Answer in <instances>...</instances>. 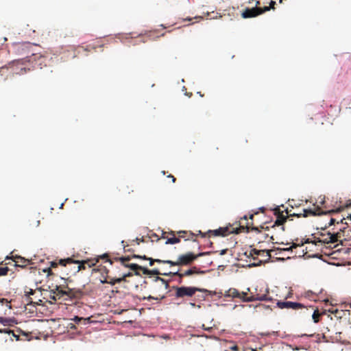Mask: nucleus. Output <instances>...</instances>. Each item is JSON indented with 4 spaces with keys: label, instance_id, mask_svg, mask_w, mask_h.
I'll return each instance as SVG.
<instances>
[{
    "label": "nucleus",
    "instance_id": "4",
    "mask_svg": "<svg viewBox=\"0 0 351 351\" xmlns=\"http://www.w3.org/2000/svg\"><path fill=\"white\" fill-rule=\"evenodd\" d=\"M55 291L50 298L55 301L62 300L66 301L71 299H79L82 295V291L79 289H71L70 287H55Z\"/></svg>",
    "mask_w": 351,
    "mask_h": 351
},
{
    "label": "nucleus",
    "instance_id": "33",
    "mask_svg": "<svg viewBox=\"0 0 351 351\" xmlns=\"http://www.w3.org/2000/svg\"><path fill=\"white\" fill-rule=\"evenodd\" d=\"M168 177L170 178V179H172L173 183H174L176 182V179L173 175L170 174L168 176Z\"/></svg>",
    "mask_w": 351,
    "mask_h": 351
},
{
    "label": "nucleus",
    "instance_id": "34",
    "mask_svg": "<svg viewBox=\"0 0 351 351\" xmlns=\"http://www.w3.org/2000/svg\"><path fill=\"white\" fill-rule=\"evenodd\" d=\"M328 311L332 314H336L338 312V310L329 309Z\"/></svg>",
    "mask_w": 351,
    "mask_h": 351
},
{
    "label": "nucleus",
    "instance_id": "29",
    "mask_svg": "<svg viewBox=\"0 0 351 351\" xmlns=\"http://www.w3.org/2000/svg\"><path fill=\"white\" fill-rule=\"evenodd\" d=\"M275 5H276V1H271L269 3V6H265L264 8H269V10L270 9H274Z\"/></svg>",
    "mask_w": 351,
    "mask_h": 351
},
{
    "label": "nucleus",
    "instance_id": "11",
    "mask_svg": "<svg viewBox=\"0 0 351 351\" xmlns=\"http://www.w3.org/2000/svg\"><path fill=\"white\" fill-rule=\"evenodd\" d=\"M196 291H202V289H199L196 287H180L178 288L176 291V295L178 297H183L185 295L191 296L193 295ZM204 291H207V290H203Z\"/></svg>",
    "mask_w": 351,
    "mask_h": 351
},
{
    "label": "nucleus",
    "instance_id": "49",
    "mask_svg": "<svg viewBox=\"0 0 351 351\" xmlns=\"http://www.w3.org/2000/svg\"><path fill=\"white\" fill-rule=\"evenodd\" d=\"M337 246H338V245H334V247L335 248V247H337Z\"/></svg>",
    "mask_w": 351,
    "mask_h": 351
},
{
    "label": "nucleus",
    "instance_id": "26",
    "mask_svg": "<svg viewBox=\"0 0 351 351\" xmlns=\"http://www.w3.org/2000/svg\"><path fill=\"white\" fill-rule=\"evenodd\" d=\"M177 234L178 235V237H180V239L181 238L185 239L188 234V232L186 231H179L177 232Z\"/></svg>",
    "mask_w": 351,
    "mask_h": 351
},
{
    "label": "nucleus",
    "instance_id": "38",
    "mask_svg": "<svg viewBox=\"0 0 351 351\" xmlns=\"http://www.w3.org/2000/svg\"><path fill=\"white\" fill-rule=\"evenodd\" d=\"M261 228L265 229V230H269V226H266V227L261 226Z\"/></svg>",
    "mask_w": 351,
    "mask_h": 351
},
{
    "label": "nucleus",
    "instance_id": "50",
    "mask_svg": "<svg viewBox=\"0 0 351 351\" xmlns=\"http://www.w3.org/2000/svg\"><path fill=\"white\" fill-rule=\"evenodd\" d=\"M251 351H257L256 350L252 349Z\"/></svg>",
    "mask_w": 351,
    "mask_h": 351
},
{
    "label": "nucleus",
    "instance_id": "31",
    "mask_svg": "<svg viewBox=\"0 0 351 351\" xmlns=\"http://www.w3.org/2000/svg\"><path fill=\"white\" fill-rule=\"evenodd\" d=\"M83 318L82 317H80L78 316H75L74 318H73V320L76 322V323H79L81 320H82Z\"/></svg>",
    "mask_w": 351,
    "mask_h": 351
},
{
    "label": "nucleus",
    "instance_id": "35",
    "mask_svg": "<svg viewBox=\"0 0 351 351\" xmlns=\"http://www.w3.org/2000/svg\"><path fill=\"white\" fill-rule=\"evenodd\" d=\"M26 45H27V43H19V44L18 45L19 47H25V46H26Z\"/></svg>",
    "mask_w": 351,
    "mask_h": 351
},
{
    "label": "nucleus",
    "instance_id": "21",
    "mask_svg": "<svg viewBox=\"0 0 351 351\" xmlns=\"http://www.w3.org/2000/svg\"><path fill=\"white\" fill-rule=\"evenodd\" d=\"M170 234H172L173 237L167 239V240L165 242L166 244H175L180 242V237H176L174 232H171Z\"/></svg>",
    "mask_w": 351,
    "mask_h": 351
},
{
    "label": "nucleus",
    "instance_id": "22",
    "mask_svg": "<svg viewBox=\"0 0 351 351\" xmlns=\"http://www.w3.org/2000/svg\"><path fill=\"white\" fill-rule=\"evenodd\" d=\"M36 293V290H33L29 289V291L25 290V295L27 297V300L29 303L34 302L32 299L29 297L30 295H34Z\"/></svg>",
    "mask_w": 351,
    "mask_h": 351
},
{
    "label": "nucleus",
    "instance_id": "47",
    "mask_svg": "<svg viewBox=\"0 0 351 351\" xmlns=\"http://www.w3.org/2000/svg\"><path fill=\"white\" fill-rule=\"evenodd\" d=\"M348 218L351 220V214L349 215Z\"/></svg>",
    "mask_w": 351,
    "mask_h": 351
},
{
    "label": "nucleus",
    "instance_id": "40",
    "mask_svg": "<svg viewBox=\"0 0 351 351\" xmlns=\"http://www.w3.org/2000/svg\"><path fill=\"white\" fill-rule=\"evenodd\" d=\"M149 299H155V300H158V298H154V297H152V296H149L148 297Z\"/></svg>",
    "mask_w": 351,
    "mask_h": 351
},
{
    "label": "nucleus",
    "instance_id": "5",
    "mask_svg": "<svg viewBox=\"0 0 351 351\" xmlns=\"http://www.w3.org/2000/svg\"><path fill=\"white\" fill-rule=\"evenodd\" d=\"M246 292H243V299L247 301L270 300L267 287H247Z\"/></svg>",
    "mask_w": 351,
    "mask_h": 351
},
{
    "label": "nucleus",
    "instance_id": "19",
    "mask_svg": "<svg viewBox=\"0 0 351 351\" xmlns=\"http://www.w3.org/2000/svg\"><path fill=\"white\" fill-rule=\"evenodd\" d=\"M305 243L304 242L302 243L301 244H297L295 243H293L292 245L289 247L287 248H277L276 250H273L274 251H279V254H280L283 251H292L293 249L297 248L298 246H302L303 244ZM276 254H278V253H276Z\"/></svg>",
    "mask_w": 351,
    "mask_h": 351
},
{
    "label": "nucleus",
    "instance_id": "51",
    "mask_svg": "<svg viewBox=\"0 0 351 351\" xmlns=\"http://www.w3.org/2000/svg\"><path fill=\"white\" fill-rule=\"evenodd\" d=\"M280 1V3H282V0H279Z\"/></svg>",
    "mask_w": 351,
    "mask_h": 351
},
{
    "label": "nucleus",
    "instance_id": "27",
    "mask_svg": "<svg viewBox=\"0 0 351 351\" xmlns=\"http://www.w3.org/2000/svg\"><path fill=\"white\" fill-rule=\"evenodd\" d=\"M0 332H1V333H2V332H3V333H8V334H10V333H12L13 336L16 337V339H19V337H16V336L14 335V332H13L12 330H8V329H7V328L0 329Z\"/></svg>",
    "mask_w": 351,
    "mask_h": 351
},
{
    "label": "nucleus",
    "instance_id": "3",
    "mask_svg": "<svg viewBox=\"0 0 351 351\" xmlns=\"http://www.w3.org/2000/svg\"><path fill=\"white\" fill-rule=\"evenodd\" d=\"M131 258H133L132 256H125V257H121L119 258V260L121 261V262L123 266H125V267L130 268V270L132 272H134L135 275H140V273L142 272L145 275L149 276V278H152V276L154 277L155 281L160 280L162 283H165L166 285H168L167 283L165 282L164 279L158 276L159 274H160L159 269H154L149 270L146 267L140 266L135 263H130V264L126 263L127 262L130 261Z\"/></svg>",
    "mask_w": 351,
    "mask_h": 351
},
{
    "label": "nucleus",
    "instance_id": "39",
    "mask_svg": "<svg viewBox=\"0 0 351 351\" xmlns=\"http://www.w3.org/2000/svg\"><path fill=\"white\" fill-rule=\"evenodd\" d=\"M253 218H254V215H253V214H251V215H250V217H249V219H251V220H252V219H253Z\"/></svg>",
    "mask_w": 351,
    "mask_h": 351
},
{
    "label": "nucleus",
    "instance_id": "30",
    "mask_svg": "<svg viewBox=\"0 0 351 351\" xmlns=\"http://www.w3.org/2000/svg\"><path fill=\"white\" fill-rule=\"evenodd\" d=\"M230 350H232V351H239V348L238 346L234 345L233 346H231L230 348Z\"/></svg>",
    "mask_w": 351,
    "mask_h": 351
},
{
    "label": "nucleus",
    "instance_id": "17",
    "mask_svg": "<svg viewBox=\"0 0 351 351\" xmlns=\"http://www.w3.org/2000/svg\"><path fill=\"white\" fill-rule=\"evenodd\" d=\"M132 257L133 258H140V259H143V260H147L149 261V265L150 266H152L154 265V263H165L164 261H162V260H160V259H154V258H149V257H147L145 255H143V256H141V255H137V254H134L132 255Z\"/></svg>",
    "mask_w": 351,
    "mask_h": 351
},
{
    "label": "nucleus",
    "instance_id": "44",
    "mask_svg": "<svg viewBox=\"0 0 351 351\" xmlns=\"http://www.w3.org/2000/svg\"><path fill=\"white\" fill-rule=\"evenodd\" d=\"M260 209H261V211H262V212H264V210H265V208H261Z\"/></svg>",
    "mask_w": 351,
    "mask_h": 351
},
{
    "label": "nucleus",
    "instance_id": "8",
    "mask_svg": "<svg viewBox=\"0 0 351 351\" xmlns=\"http://www.w3.org/2000/svg\"><path fill=\"white\" fill-rule=\"evenodd\" d=\"M342 208H339L337 210H330L327 211H322L320 207L317 206L314 210L313 209H304L302 213H293L290 214L289 216H297L298 217H306L308 216H316L320 215L332 214L333 213H337L342 210Z\"/></svg>",
    "mask_w": 351,
    "mask_h": 351
},
{
    "label": "nucleus",
    "instance_id": "23",
    "mask_svg": "<svg viewBox=\"0 0 351 351\" xmlns=\"http://www.w3.org/2000/svg\"><path fill=\"white\" fill-rule=\"evenodd\" d=\"M320 316H321V314L319 313V311L317 309L315 310L313 313V315H312L313 322L315 323H318L319 321Z\"/></svg>",
    "mask_w": 351,
    "mask_h": 351
},
{
    "label": "nucleus",
    "instance_id": "46",
    "mask_svg": "<svg viewBox=\"0 0 351 351\" xmlns=\"http://www.w3.org/2000/svg\"><path fill=\"white\" fill-rule=\"evenodd\" d=\"M225 253H226V250H223V251L221 252V254H225Z\"/></svg>",
    "mask_w": 351,
    "mask_h": 351
},
{
    "label": "nucleus",
    "instance_id": "25",
    "mask_svg": "<svg viewBox=\"0 0 351 351\" xmlns=\"http://www.w3.org/2000/svg\"><path fill=\"white\" fill-rule=\"evenodd\" d=\"M10 271V269L5 266V267H0V276H4L8 275V271Z\"/></svg>",
    "mask_w": 351,
    "mask_h": 351
},
{
    "label": "nucleus",
    "instance_id": "7",
    "mask_svg": "<svg viewBox=\"0 0 351 351\" xmlns=\"http://www.w3.org/2000/svg\"><path fill=\"white\" fill-rule=\"evenodd\" d=\"M208 254V252H202L198 254L197 255H194L191 252H189L186 254H182L178 257V259L177 261H164L165 263L169 264L171 266L174 265H186L190 264L191 262H193L194 260H195L197 257L204 256L205 254Z\"/></svg>",
    "mask_w": 351,
    "mask_h": 351
},
{
    "label": "nucleus",
    "instance_id": "10",
    "mask_svg": "<svg viewBox=\"0 0 351 351\" xmlns=\"http://www.w3.org/2000/svg\"><path fill=\"white\" fill-rule=\"evenodd\" d=\"M267 11H269V8H267L255 7L252 8H247L243 12L242 16L244 19L255 17L260 14H262L263 13Z\"/></svg>",
    "mask_w": 351,
    "mask_h": 351
},
{
    "label": "nucleus",
    "instance_id": "37",
    "mask_svg": "<svg viewBox=\"0 0 351 351\" xmlns=\"http://www.w3.org/2000/svg\"><path fill=\"white\" fill-rule=\"evenodd\" d=\"M136 241H137V244H139V243H140V241L143 242V241H144V240H143V239H136Z\"/></svg>",
    "mask_w": 351,
    "mask_h": 351
},
{
    "label": "nucleus",
    "instance_id": "15",
    "mask_svg": "<svg viewBox=\"0 0 351 351\" xmlns=\"http://www.w3.org/2000/svg\"><path fill=\"white\" fill-rule=\"evenodd\" d=\"M130 275L131 274L128 273V274H124L122 277L117 278H110V276H107L106 277H104V279H100V282L101 283L111 284L113 285L115 282H120L123 278H125L127 276H130Z\"/></svg>",
    "mask_w": 351,
    "mask_h": 351
},
{
    "label": "nucleus",
    "instance_id": "42",
    "mask_svg": "<svg viewBox=\"0 0 351 351\" xmlns=\"http://www.w3.org/2000/svg\"><path fill=\"white\" fill-rule=\"evenodd\" d=\"M270 240H271V241H272L274 240V236H271V237H270Z\"/></svg>",
    "mask_w": 351,
    "mask_h": 351
},
{
    "label": "nucleus",
    "instance_id": "32",
    "mask_svg": "<svg viewBox=\"0 0 351 351\" xmlns=\"http://www.w3.org/2000/svg\"><path fill=\"white\" fill-rule=\"evenodd\" d=\"M335 223H336V219L334 218H330V222L328 223V226H330L335 224Z\"/></svg>",
    "mask_w": 351,
    "mask_h": 351
},
{
    "label": "nucleus",
    "instance_id": "45",
    "mask_svg": "<svg viewBox=\"0 0 351 351\" xmlns=\"http://www.w3.org/2000/svg\"><path fill=\"white\" fill-rule=\"evenodd\" d=\"M344 219H341L340 220V222H341V223H343V220H344Z\"/></svg>",
    "mask_w": 351,
    "mask_h": 351
},
{
    "label": "nucleus",
    "instance_id": "16",
    "mask_svg": "<svg viewBox=\"0 0 351 351\" xmlns=\"http://www.w3.org/2000/svg\"><path fill=\"white\" fill-rule=\"evenodd\" d=\"M322 289L319 291V293H315L313 291H308L307 297L313 300H322L326 304L329 302V300L328 298H323L322 296Z\"/></svg>",
    "mask_w": 351,
    "mask_h": 351
},
{
    "label": "nucleus",
    "instance_id": "2",
    "mask_svg": "<svg viewBox=\"0 0 351 351\" xmlns=\"http://www.w3.org/2000/svg\"><path fill=\"white\" fill-rule=\"evenodd\" d=\"M247 220V217L246 215H245L243 218L241 219V221L239 223V228H233L232 226H226V227H222L219 228L217 230H208L207 234H210L215 237H226L229 235L231 233H236L238 234L239 232H241L246 230L247 232L249 231V229L251 228V226H252V223H250L247 222L245 225L243 224L242 221ZM199 234L202 236V237H205L206 235V233H203L200 230L199 231Z\"/></svg>",
    "mask_w": 351,
    "mask_h": 351
},
{
    "label": "nucleus",
    "instance_id": "6",
    "mask_svg": "<svg viewBox=\"0 0 351 351\" xmlns=\"http://www.w3.org/2000/svg\"><path fill=\"white\" fill-rule=\"evenodd\" d=\"M340 232H337L334 233L327 232H319L317 234L318 237L314 236L313 241H311L310 239H307L305 240V243H313L317 245L318 243H323L326 244H333L339 241L341 242V231H343L341 228L339 229Z\"/></svg>",
    "mask_w": 351,
    "mask_h": 351
},
{
    "label": "nucleus",
    "instance_id": "28",
    "mask_svg": "<svg viewBox=\"0 0 351 351\" xmlns=\"http://www.w3.org/2000/svg\"><path fill=\"white\" fill-rule=\"evenodd\" d=\"M0 302H1V303H3H3H5L6 306H8V308H10V309L12 308V307H11V305H10V301H8L7 299H5V298H1H1H0Z\"/></svg>",
    "mask_w": 351,
    "mask_h": 351
},
{
    "label": "nucleus",
    "instance_id": "18",
    "mask_svg": "<svg viewBox=\"0 0 351 351\" xmlns=\"http://www.w3.org/2000/svg\"><path fill=\"white\" fill-rule=\"evenodd\" d=\"M195 273V271L192 269H188L187 271H186L184 274H180L178 273V271H175V272H165V273H160V275H163V276H168V275H171V274H173V275H178L180 276V277L183 276H189L191 274H193Z\"/></svg>",
    "mask_w": 351,
    "mask_h": 351
},
{
    "label": "nucleus",
    "instance_id": "20",
    "mask_svg": "<svg viewBox=\"0 0 351 351\" xmlns=\"http://www.w3.org/2000/svg\"><path fill=\"white\" fill-rule=\"evenodd\" d=\"M274 250H258L256 249H253L251 250L250 252V255L253 256V255H260L261 254H264V253H266V256H267V258H269L271 257V254L270 253L271 252H273Z\"/></svg>",
    "mask_w": 351,
    "mask_h": 351
},
{
    "label": "nucleus",
    "instance_id": "14",
    "mask_svg": "<svg viewBox=\"0 0 351 351\" xmlns=\"http://www.w3.org/2000/svg\"><path fill=\"white\" fill-rule=\"evenodd\" d=\"M12 259L15 263L16 267H25L27 265L30 264V261L29 259H26L21 256H12L11 257L7 256L6 259Z\"/></svg>",
    "mask_w": 351,
    "mask_h": 351
},
{
    "label": "nucleus",
    "instance_id": "9",
    "mask_svg": "<svg viewBox=\"0 0 351 351\" xmlns=\"http://www.w3.org/2000/svg\"><path fill=\"white\" fill-rule=\"evenodd\" d=\"M285 212L286 213L287 215H284V210H281L279 207H276L274 210V215L276 216V220L274 223V224L271 226V228H274L276 226H282L281 230L282 231L285 230V227L283 226V224L287 221L289 216V211L288 209H285Z\"/></svg>",
    "mask_w": 351,
    "mask_h": 351
},
{
    "label": "nucleus",
    "instance_id": "36",
    "mask_svg": "<svg viewBox=\"0 0 351 351\" xmlns=\"http://www.w3.org/2000/svg\"><path fill=\"white\" fill-rule=\"evenodd\" d=\"M69 328L71 329H75V325L73 324H69Z\"/></svg>",
    "mask_w": 351,
    "mask_h": 351
},
{
    "label": "nucleus",
    "instance_id": "1",
    "mask_svg": "<svg viewBox=\"0 0 351 351\" xmlns=\"http://www.w3.org/2000/svg\"><path fill=\"white\" fill-rule=\"evenodd\" d=\"M86 265L90 267L91 265L88 261H74L72 258L60 259L58 261L50 262V267L44 269L43 271L47 274L49 280L60 283L58 279H60L65 284L73 282L71 279L70 273L75 274L82 269H86Z\"/></svg>",
    "mask_w": 351,
    "mask_h": 351
},
{
    "label": "nucleus",
    "instance_id": "48",
    "mask_svg": "<svg viewBox=\"0 0 351 351\" xmlns=\"http://www.w3.org/2000/svg\"><path fill=\"white\" fill-rule=\"evenodd\" d=\"M189 234L190 235H192V236L193 235V233H191V232H189Z\"/></svg>",
    "mask_w": 351,
    "mask_h": 351
},
{
    "label": "nucleus",
    "instance_id": "43",
    "mask_svg": "<svg viewBox=\"0 0 351 351\" xmlns=\"http://www.w3.org/2000/svg\"><path fill=\"white\" fill-rule=\"evenodd\" d=\"M37 289H38V292H40V291H41V290H42V288H41V287H39V288H38Z\"/></svg>",
    "mask_w": 351,
    "mask_h": 351
},
{
    "label": "nucleus",
    "instance_id": "24",
    "mask_svg": "<svg viewBox=\"0 0 351 351\" xmlns=\"http://www.w3.org/2000/svg\"><path fill=\"white\" fill-rule=\"evenodd\" d=\"M14 321L11 319L4 318L0 317V323H2L4 326L11 325V323H13Z\"/></svg>",
    "mask_w": 351,
    "mask_h": 351
},
{
    "label": "nucleus",
    "instance_id": "41",
    "mask_svg": "<svg viewBox=\"0 0 351 351\" xmlns=\"http://www.w3.org/2000/svg\"><path fill=\"white\" fill-rule=\"evenodd\" d=\"M251 228H252V230H258V228H256V227H252Z\"/></svg>",
    "mask_w": 351,
    "mask_h": 351
},
{
    "label": "nucleus",
    "instance_id": "13",
    "mask_svg": "<svg viewBox=\"0 0 351 351\" xmlns=\"http://www.w3.org/2000/svg\"><path fill=\"white\" fill-rule=\"evenodd\" d=\"M277 306L280 308H292L294 310H298L300 308H304V306L299 302H282L278 301L276 304Z\"/></svg>",
    "mask_w": 351,
    "mask_h": 351
},
{
    "label": "nucleus",
    "instance_id": "12",
    "mask_svg": "<svg viewBox=\"0 0 351 351\" xmlns=\"http://www.w3.org/2000/svg\"><path fill=\"white\" fill-rule=\"evenodd\" d=\"M13 70L16 75H23L30 71L29 68L25 66L23 60H15L12 62Z\"/></svg>",
    "mask_w": 351,
    "mask_h": 351
}]
</instances>
